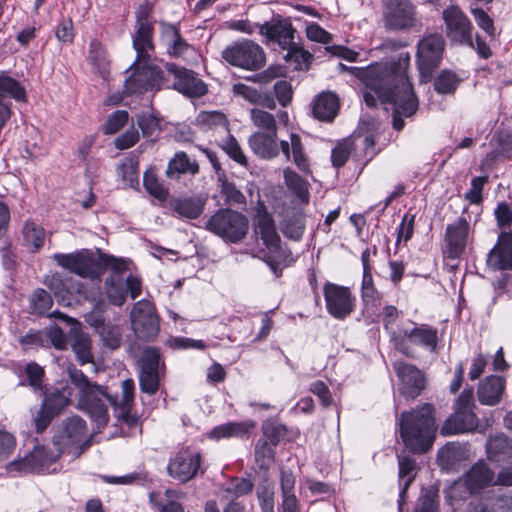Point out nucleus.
<instances>
[{
	"instance_id": "nucleus-1",
	"label": "nucleus",
	"mask_w": 512,
	"mask_h": 512,
	"mask_svg": "<svg viewBox=\"0 0 512 512\" xmlns=\"http://www.w3.org/2000/svg\"><path fill=\"white\" fill-rule=\"evenodd\" d=\"M410 63L409 53H401L397 61L375 63L367 67H348L339 63L341 71H348L361 80L379 96L393 104V128L403 129L404 117L413 116L418 110L419 102L407 76Z\"/></svg>"
},
{
	"instance_id": "nucleus-2",
	"label": "nucleus",
	"mask_w": 512,
	"mask_h": 512,
	"mask_svg": "<svg viewBox=\"0 0 512 512\" xmlns=\"http://www.w3.org/2000/svg\"><path fill=\"white\" fill-rule=\"evenodd\" d=\"M437 424L433 405L421 406L404 411L399 418L400 437L407 449L413 453L428 451L436 437Z\"/></svg>"
},
{
	"instance_id": "nucleus-3",
	"label": "nucleus",
	"mask_w": 512,
	"mask_h": 512,
	"mask_svg": "<svg viewBox=\"0 0 512 512\" xmlns=\"http://www.w3.org/2000/svg\"><path fill=\"white\" fill-rule=\"evenodd\" d=\"M68 377L78 391L77 407L86 412L98 427L109 421L108 406H118V397L108 393L107 388L91 382L88 377L74 365L67 367Z\"/></svg>"
},
{
	"instance_id": "nucleus-4",
	"label": "nucleus",
	"mask_w": 512,
	"mask_h": 512,
	"mask_svg": "<svg viewBox=\"0 0 512 512\" xmlns=\"http://www.w3.org/2000/svg\"><path fill=\"white\" fill-rule=\"evenodd\" d=\"M151 52L147 57L138 60V56L129 71L131 75L124 82L126 94H142L147 91H158L167 86V79L164 72L156 65L150 63ZM138 55V53L136 52Z\"/></svg>"
},
{
	"instance_id": "nucleus-5",
	"label": "nucleus",
	"mask_w": 512,
	"mask_h": 512,
	"mask_svg": "<svg viewBox=\"0 0 512 512\" xmlns=\"http://www.w3.org/2000/svg\"><path fill=\"white\" fill-rule=\"evenodd\" d=\"M54 445H57L61 453L67 450L75 457L82 455L91 445L86 422L77 415L64 419L55 435Z\"/></svg>"
},
{
	"instance_id": "nucleus-6",
	"label": "nucleus",
	"mask_w": 512,
	"mask_h": 512,
	"mask_svg": "<svg viewBox=\"0 0 512 512\" xmlns=\"http://www.w3.org/2000/svg\"><path fill=\"white\" fill-rule=\"evenodd\" d=\"M475 407L473 391L464 390L456 400L454 413L441 426L440 433L448 436L475 431L479 424Z\"/></svg>"
},
{
	"instance_id": "nucleus-7",
	"label": "nucleus",
	"mask_w": 512,
	"mask_h": 512,
	"mask_svg": "<svg viewBox=\"0 0 512 512\" xmlns=\"http://www.w3.org/2000/svg\"><path fill=\"white\" fill-rule=\"evenodd\" d=\"M248 227L246 216L231 209L216 211L205 223L208 231L233 243L245 237Z\"/></svg>"
},
{
	"instance_id": "nucleus-8",
	"label": "nucleus",
	"mask_w": 512,
	"mask_h": 512,
	"mask_svg": "<svg viewBox=\"0 0 512 512\" xmlns=\"http://www.w3.org/2000/svg\"><path fill=\"white\" fill-rule=\"evenodd\" d=\"M221 55L230 65L248 71L259 70L266 62L263 48L248 39L227 46Z\"/></svg>"
},
{
	"instance_id": "nucleus-9",
	"label": "nucleus",
	"mask_w": 512,
	"mask_h": 512,
	"mask_svg": "<svg viewBox=\"0 0 512 512\" xmlns=\"http://www.w3.org/2000/svg\"><path fill=\"white\" fill-rule=\"evenodd\" d=\"M384 27L391 31H408L419 24L416 7L410 0H384Z\"/></svg>"
},
{
	"instance_id": "nucleus-10",
	"label": "nucleus",
	"mask_w": 512,
	"mask_h": 512,
	"mask_svg": "<svg viewBox=\"0 0 512 512\" xmlns=\"http://www.w3.org/2000/svg\"><path fill=\"white\" fill-rule=\"evenodd\" d=\"M494 472L483 461L475 463L465 474L462 481L454 482L445 490L448 501L464 499L465 495L461 492L462 487H466L469 494L480 492L485 487L494 482Z\"/></svg>"
},
{
	"instance_id": "nucleus-11",
	"label": "nucleus",
	"mask_w": 512,
	"mask_h": 512,
	"mask_svg": "<svg viewBox=\"0 0 512 512\" xmlns=\"http://www.w3.org/2000/svg\"><path fill=\"white\" fill-rule=\"evenodd\" d=\"M131 328L135 336L145 342L153 341L159 333V317L148 300L136 302L130 312Z\"/></svg>"
},
{
	"instance_id": "nucleus-12",
	"label": "nucleus",
	"mask_w": 512,
	"mask_h": 512,
	"mask_svg": "<svg viewBox=\"0 0 512 512\" xmlns=\"http://www.w3.org/2000/svg\"><path fill=\"white\" fill-rule=\"evenodd\" d=\"M446 36L452 44L473 48V26L465 13L455 5L442 11Z\"/></svg>"
},
{
	"instance_id": "nucleus-13",
	"label": "nucleus",
	"mask_w": 512,
	"mask_h": 512,
	"mask_svg": "<svg viewBox=\"0 0 512 512\" xmlns=\"http://www.w3.org/2000/svg\"><path fill=\"white\" fill-rule=\"evenodd\" d=\"M157 0H142L135 10L136 31L133 36V47L138 53V60L147 57L149 51H154L152 41L153 24L149 21Z\"/></svg>"
},
{
	"instance_id": "nucleus-14",
	"label": "nucleus",
	"mask_w": 512,
	"mask_h": 512,
	"mask_svg": "<svg viewBox=\"0 0 512 512\" xmlns=\"http://www.w3.org/2000/svg\"><path fill=\"white\" fill-rule=\"evenodd\" d=\"M61 450L49 446H39L25 458L15 460L7 465L8 472L50 473V466L60 457Z\"/></svg>"
},
{
	"instance_id": "nucleus-15",
	"label": "nucleus",
	"mask_w": 512,
	"mask_h": 512,
	"mask_svg": "<svg viewBox=\"0 0 512 512\" xmlns=\"http://www.w3.org/2000/svg\"><path fill=\"white\" fill-rule=\"evenodd\" d=\"M445 40L439 33H432L421 39L417 45V62L420 74L428 76L442 60Z\"/></svg>"
},
{
	"instance_id": "nucleus-16",
	"label": "nucleus",
	"mask_w": 512,
	"mask_h": 512,
	"mask_svg": "<svg viewBox=\"0 0 512 512\" xmlns=\"http://www.w3.org/2000/svg\"><path fill=\"white\" fill-rule=\"evenodd\" d=\"M56 263L72 273L81 277L94 278L99 274V264L93 253L89 250H80L75 253H57L53 255Z\"/></svg>"
},
{
	"instance_id": "nucleus-17",
	"label": "nucleus",
	"mask_w": 512,
	"mask_h": 512,
	"mask_svg": "<svg viewBox=\"0 0 512 512\" xmlns=\"http://www.w3.org/2000/svg\"><path fill=\"white\" fill-rule=\"evenodd\" d=\"M324 298L327 311L336 319H345L355 307V299L348 287L333 283L324 285Z\"/></svg>"
},
{
	"instance_id": "nucleus-18",
	"label": "nucleus",
	"mask_w": 512,
	"mask_h": 512,
	"mask_svg": "<svg viewBox=\"0 0 512 512\" xmlns=\"http://www.w3.org/2000/svg\"><path fill=\"white\" fill-rule=\"evenodd\" d=\"M165 68L175 78L173 88L183 95L199 98L207 93V85L193 71L178 67L173 63H166Z\"/></svg>"
},
{
	"instance_id": "nucleus-19",
	"label": "nucleus",
	"mask_w": 512,
	"mask_h": 512,
	"mask_svg": "<svg viewBox=\"0 0 512 512\" xmlns=\"http://www.w3.org/2000/svg\"><path fill=\"white\" fill-rule=\"evenodd\" d=\"M393 367L401 382L400 393L408 399H415L420 395L425 387L423 373L416 366L404 361H396Z\"/></svg>"
},
{
	"instance_id": "nucleus-20",
	"label": "nucleus",
	"mask_w": 512,
	"mask_h": 512,
	"mask_svg": "<svg viewBox=\"0 0 512 512\" xmlns=\"http://www.w3.org/2000/svg\"><path fill=\"white\" fill-rule=\"evenodd\" d=\"M407 339L413 344L422 345L430 350H434L438 341L437 330L427 327H415L410 331L405 329L400 332H392V341L395 348L406 355H408Z\"/></svg>"
},
{
	"instance_id": "nucleus-21",
	"label": "nucleus",
	"mask_w": 512,
	"mask_h": 512,
	"mask_svg": "<svg viewBox=\"0 0 512 512\" xmlns=\"http://www.w3.org/2000/svg\"><path fill=\"white\" fill-rule=\"evenodd\" d=\"M200 464L201 456L199 453L184 450L170 461L167 470L171 477L185 483L196 476Z\"/></svg>"
},
{
	"instance_id": "nucleus-22",
	"label": "nucleus",
	"mask_w": 512,
	"mask_h": 512,
	"mask_svg": "<svg viewBox=\"0 0 512 512\" xmlns=\"http://www.w3.org/2000/svg\"><path fill=\"white\" fill-rule=\"evenodd\" d=\"M487 264L494 270H512V233L502 232L489 252Z\"/></svg>"
},
{
	"instance_id": "nucleus-23",
	"label": "nucleus",
	"mask_w": 512,
	"mask_h": 512,
	"mask_svg": "<svg viewBox=\"0 0 512 512\" xmlns=\"http://www.w3.org/2000/svg\"><path fill=\"white\" fill-rule=\"evenodd\" d=\"M469 232V223L465 218H458L446 228L445 240L447 242V255L449 258H458L465 250Z\"/></svg>"
},
{
	"instance_id": "nucleus-24",
	"label": "nucleus",
	"mask_w": 512,
	"mask_h": 512,
	"mask_svg": "<svg viewBox=\"0 0 512 512\" xmlns=\"http://www.w3.org/2000/svg\"><path fill=\"white\" fill-rule=\"evenodd\" d=\"M259 32L269 40L278 43L283 50H286L295 43V29L286 20L265 22L259 26Z\"/></svg>"
},
{
	"instance_id": "nucleus-25",
	"label": "nucleus",
	"mask_w": 512,
	"mask_h": 512,
	"mask_svg": "<svg viewBox=\"0 0 512 512\" xmlns=\"http://www.w3.org/2000/svg\"><path fill=\"white\" fill-rule=\"evenodd\" d=\"M160 43L167 54L172 57H181L189 49V44L181 36L176 25L160 21Z\"/></svg>"
},
{
	"instance_id": "nucleus-26",
	"label": "nucleus",
	"mask_w": 512,
	"mask_h": 512,
	"mask_svg": "<svg viewBox=\"0 0 512 512\" xmlns=\"http://www.w3.org/2000/svg\"><path fill=\"white\" fill-rule=\"evenodd\" d=\"M169 208L180 218L196 219L204 211L206 198L201 195L170 198Z\"/></svg>"
},
{
	"instance_id": "nucleus-27",
	"label": "nucleus",
	"mask_w": 512,
	"mask_h": 512,
	"mask_svg": "<svg viewBox=\"0 0 512 512\" xmlns=\"http://www.w3.org/2000/svg\"><path fill=\"white\" fill-rule=\"evenodd\" d=\"M255 233L270 251L279 248L280 236L272 216L267 211H259L255 216Z\"/></svg>"
},
{
	"instance_id": "nucleus-28",
	"label": "nucleus",
	"mask_w": 512,
	"mask_h": 512,
	"mask_svg": "<svg viewBox=\"0 0 512 512\" xmlns=\"http://www.w3.org/2000/svg\"><path fill=\"white\" fill-rule=\"evenodd\" d=\"M279 221V227L283 235L291 240L298 241L305 230V215L294 207L286 208Z\"/></svg>"
},
{
	"instance_id": "nucleus-29",
	"label": "nucleus",
	"mask_w": 512,
	"mask_h": 512,
	"mask_svg": "<svg viewBox=\"0 0 512 512\" xmlns=\"http://www.w3.org/2000/svg\"><path fill=\"white\" fill-rule=\"evenodd\" d=\"M488 459L497 464L512 465V441L504 434L490 436L486 443Z\"/></svg>"
},
{
	"instance_id": "nucleus-30",
	"label": "nucleus",
	"mask_w": 512,
	"mask_h": 512,
	"mask_svg": "<svg viewBox=\"0 0 512 512\" xmlns=\"http://www.w3.org/2000/svg\"><path fill=\"white\" fill-rule=\"evenodd\" d=\"M505 389V380L496 375L483 379L477 389V397L481 404L494 406L502 398Z\"/></svg>"
},
{
	"instance_id": "nucleus-31",
	"label": "nucleus",
	"mask_w": 512,
	"mask_h": 512,
	"mask_svg": "<svg viewBox=\"0 0 512 512\" xmlns=\"http://www.w3.org/2000/svg\"><path fill=\"white\" fill-rule=\"evenodd\" d=\"M295 476L290 470L281 468L280 470V488H281V512H300V504L294 493Z\"/></svg>"
},
{
	"instance_id": "nucleus-32",
	"label": "nucleus",
	"mask_w": 512,
	"mask_h": 512,
	"mask_svg": "<svg viewBox=\"0 0 512 512\" xmlns=\"http://www.w3.org/2000/svg\"><path fill=\"white\" fill-rule=\"evenodd\" d=\"M276 133L255 132L249 137L252 151L263 159H271L278 155L279 149Z\"/></svg>"
},
{
	"instance_id": "nucleus-33",
	"label": "nucleus",
	"mask_w": 512,
	"mask_h": 512,
	"mask_svg": "<svg viewBox=\"0 0 512 512\" xmlns=\"http://www.w3.org/2000/svg\"><path fill=\"white\" fill-rule=\"evenodd\" d=\"M135 383L132 379H126L121 383V399H118L120 412L118 418L125 422L128 426L133 427L138 424V417L131 414L130 409L134 402Z\"/></svg>"
},
{
	"instance_id": "nucleus-34",
	"label": "nucleus",
	"mask_w": 512,
	"mask_h": 512,
	"mask_svg": "<svg viewBox=\"0 0 512 512\" xmlns=\"http://www.w3.org/2000/svg\"><path fill=\"white\" fill-rule=\"evenodd\" d=\"M280 148L286 158L289 160L292 155V160L297 168L303 173H310V165L307 155L304 153L301 138L298 134L292 133L290 135V142L281 141Z\"/></svg>"
},
{
	"instance_id": "nucleus-35",
	"label": "nucleus",
	"mask_w": 512,
	"mask_h": 512,
	"mask_svg": "<svg viewBox=\"0 0 512 512\" xmlns=\"http://www.w3.org/2000/svg\"><path fill=\"white\" fill-rule=\"evenodd\" d=\"M179 497L177 491L167 489L163 494L150 493L149 500L156 512H185L183 505L178 501Z\"/></svg>"
},
{
	"instance_id": "nucleus-36",
	"label": "nucleus",
	"mask_w": 512,
	"mask_h": 512,
	"mask_svg": "<svg viewBox=\"0 0 512 512\" xmlns=\"http://www.w3.org/2000/svg\"><path fill=\"white\" fill-rule=\"evenodd\" d=\"M339 108L338 97L331 92L322 93L316 99L313 106V115L321 121H332Z\"/></svg>"
},
{
	"instance_id": "nucleus-37",
	"label": "nucleus",
	"mask_w": 512,
	"mask_h": 512,
	"mask_svg": "<svg viewBox=\"0 0 512 512\" xmlns=\"http://www.w3.org/2000/svg\"><path fill=\"white\" fill-rule=\"evenodd\" d=\"M468 512H512V498L503 495H493L483 501L472 502Z\"/></svg>"
},
{
	"instance_id": "nucleus-38",
	"label": "nucleus",
	"mask_w": 512,
	"mask_h": 512,
	"mask_svg": "<svg viewBox=\"0 0 512 512\" xmlns=\"http://www.w3.org/2000/svg\"><path fill=\"white\" fill-rule=\"evenodd\" d=\"M69 343L81 365L93 361L91 343L87 334L77 328H72L69 334Z\"/></svg>"
},
{
	"instance_id": "nucleus-39",
	"label": "nucleus",
	"mask_w": 512,
	"mask_h": 512,
	"mask_svg": "<svg viewBox=\"0 0 512 512\" xmlns=\"http://www.w3.org/2000/svg\"><path fill=\"white\" fill-rule=\"evenodd\" d=\"M195 122L205 131L228 132V119L220 111H202L197 115Z\"/></svg>"
},
{
	"instance_id": "nucleus-40",
	"label": "nucleus",
	"mask_w": 512,
	"mask_h": 512,
	"mask_svg": "<svg viewBox=\"0 0 512 512\" xmlns=\"http://www.w3.org/2000/svg\"><path fill=\"white\" fill-rule=\"evenodd\" d=\"M198 171L199 166L195 161H191L186 153L178 152L169 161L166 175L169 178H177L180 174L190 173L195 175Z\"/></svg>"
},
{
	"instance_id": "nucleus-41",
	"label": "nucleus",
	"mask_w": 512,
	"mask_h": 512,
	"mask_svg": "<svg viewBox=\"0 0 512 512\" xmlns=\"http://www.w3.org/2000/svg\"><path fill=\"white\" fill-rule=\"evenodd\" d=\"M398 465H399V479L401 490L399 493L400 501L399 505L401 506V502L404 500L406 492L414 481L416 476V461L409 456H398Z\"/></svg>"
},
{
	"instance_id": "nucleus-42",
	"label": "nucleus",
	"mask_w": 512,
	"mask_h": 512,
	"mask_svg": "<svg viewBox=\"0 0 512 512\" xmlns=\"http://www.w3.org/2000/svg\"><path fill=\"white\" fill-rule=\"evenodd\" d=\"M0 98L14 99L20 102L27 100L25 88L4 71L0 72Z\"/></svg>"
},
{
	"instance_id": "nucleus-43",
	"label": "nucleus",
	"mask_w": 512,
	"mask_h": 512,
	"mask_svg": "<svg viewBox=\"0 0 512 512\" xmlns=\"http://www.w3.org/2000/svg\"><path fill=\"white\" fill-rule=\"evenodd\" d=\"M93 325L98 329L104 345L110 349H117L121 344V329L119 326L104 323L101 319H95Z\"/></svg>"
},
{
	"instance_id": "nucleus-44",
	"label": "nucleus",
	"mask_w": 512,
	"mask_h": 512,
	"mask_svg": "<svg viewBox=\"0 0 512 512\" xmlns=\"http://www.w3.org/2000/svg\"><path fill=\"white\" fill-rule=\"evenodd\" d=\"M252 427V424L246 422H228L213 428L210 432V437L216 440L230 437H241Z\"/></svg>"
},
{
	"instance_id": "nucleus-45",
	"label": "nucleus",
	"mask_w": 512,
	"mask_h": 512,
	"mask_svg": "<svg viewBox=\"0 0 512 512\" xmlns=\"http://www.w3.org/2000/svg\"><path fill=\"white\" fill-rule=\"evenodd\" d=\"M71 402V391L68 387H64L62 390H55L49 394H46L42 404L46 407L54 416L59 414L66 406Z\"/></svg>"
},
{
	"instance_id": "nucleus-46",
	"label": "nucleus",
	"mask_w": 512,
	"mask_h": 512,
	"mask_svg": "<svg viewBox=\"0 0 512 512\" xmlns=\"http://www.w3.org/2000/svg\"><path fill=\"white\" fill-rule=\"evenodd\" d=\"M105 293L115 306H122L126 300V290L123 280L119 276H111L105 281Z\"/></svg>"
},
{
	"instance_id": "nucleus-47",
	"label": "nucleus",
	"mask_w": 512,
	"mask_h": 512,
	"mask_svg": "<svg viewBox=\"0 0 512 512\" xmlns=\"http://www.w3.org/2000/svg\"><path fill=\"white\" fill-rule=\"evenodd\" d=\"M253 483L245 478H233L221 489L222 497L225 499H236L249 494L253 489Z\"/></svg>"
},
{
	"instance_id": "nucleus-48",
	"label": "nucleus",
	"mask_w": 512,
	"mask_h": 512,
	"mask_svg": "<svg viewBox=\"0 0 512 512\" xmlns=\"http://www.w3.org/2000/svg\"><path fill=\"white\" fill-rule=\"evenodd\" d=\"M287 53L284 56L286 62L294 65V69L303 70L308 69V66L312 60V55L308 51L304 50L298 44L294 43L291 47L287 48Z\"/></svg>"
},
{
	"instance_id": "nucleus-49",
	"label": "nucleus",
	"mask_w": 512,
	"mask_h": 512,
	"mask_svg": "<svg viewBox=\"0 0 512 512\" xmlns=\"http://www.w3.org/2000/svg\"><path fill=\"white\" fill-rule=\"evenodd\" d=\"M140 371H164L160 352L155 347H146L138 360Z\"/></svg>"
},
{
	"instance_id": "nucleus-50",
	"label": "nucleus",
	"mask_w": 512,
	"mask_h": 512,
	"mask_svg": "<svg viewBox=\"0 0 512 512\" xmlns=\"http://www.w3.org/2000/svg\"><path fill=\"white\" fill-rule=\"evenodd\" d=\"M273 445L260 438L255 445V461L261 469L268 470L274 462Z\"/></svg>"
},
{
	"instance_id": "nucleus-51",
	"label": "nucleus",
	"mask_w": 512,
	"mask_h": 512,
	"mask_svg": "<svg viewBox=\"0 0 512 512\" xmlns=\"http://www.w3.org/2000/svg\"><path fill=\"white\" fill-rule=\"evenodd\" d=\"M250 117L253 124L260 129V132L276 133L277 126L274 116L262 109L253 108L250 111Z\"/></svg>"
},
{
	"instance_id": "nucleus-52",
	"label": "nucleus",
	"mask_w": 512,
	"mask_h": 512,
	"mask_svg": "<svg viewBox=\"0 0 512 512\" xmlns=\"http://www.w3.org/2000/svg\"><path fill=\"white\" fill-rule=\"evenodd\" d=\"M138 165L137 157H129L124 159L119 166V175L122 177V180L131 187L139 183Z\"/></svg>"
},
{
	"instance_id": "nucleus-53",
	"label": "nucleus",
	"mask_w": 512,
	"mask_h": 512,
	"mask_svg": "<svg viewBox=\"0 0 512 512\" xmlns=\"http://www.w3.org/2000/svg\"><path fill=\"white\" fill-rule=\"evenodd\" d=\"M88 58L101 75H104L108 71L109 61L106 52L103 46L96 40L90 43Z\"/></svg>"
},
{
	"instance_id": "nucleus-54",
	"label": "nucleus",
	"mask_w": 512,
	"mask_h": 512,
	"mask_svg": "<svg viewBox=\"0 0 512 512\" xmlns=\"http://www.w3.org/2000/svg\"><path fill=\"white\" fill-rule=\"evenodd\" d=\"M30 312L33 314H43L47 312L52 306V298L50 294L44 289H36L30 296Z\"/></svg>"
},
{
	"instance_id": "nucleus-55",
	"label": "nucleus",
	"mask_w": 512,
	"mask_h": 512,
	"mask_svg": "<svg viewBox=\"0 0 512 512\" xmlns=\"http://www.w3.org/2000/svg\"><path fill=\"white\" fill-rule=\"evenodd\" d=\"M24 240L28 245L34 247L35 250L39 249L45 240L44 229L33 221H27L23 228Z\"/></svg>"
},
{
	"instance_id": "nucleus-56",
	"label": "nucleus",
	"mask_w": 512,
	"mask_h": 512,
	"mask_svg": "<svg viewBox=\"0 0 512 512\" xmlns=\"http://www.w3.org/2000/svg\"><path fill=\"white\" fill-rule=\"evenodd\" d=\"M415 512H439L438 488L430 487L422 492Z\"/></svg>"
},
{
	"instance_id": "nucleus-57",
	"label": "nucleus",
	"mask_w": 512,
	"mask_h": 512,
	"mask_svg": "<svg viewBox=\"0 0 512 512\" xmlns=\"http://www.w3.org/2000/svg\"><path fill=\"white\" fill-rule=\"evenodd\" d=\"M459 83L460 79L454 72L445 70L435 79L434 88L440 94H449L456 90Z\"/></svg>"
},
{
	"instance_id": "nucleus-58",
	"label": "nucleus",
	"mask_w": 512,
	"mask_h": 512,
	"mask_svg": "<svg viewBox=\"0 0 512 512\" xmlns=\"http://www.w3.org/2000/svg\"><path fill=\"white\" fill-rule=\"evenodd\" d=\"M164 371H140L139 385L143 393L155 394L160 385V378Z\"/></svg>"
},
{
	"instance_id": "nucleus-59",
	"label": "nucleus",
	"mask_w": 512,
	"mask_h": 512,
	"mask_svg": "<svg viewBox=\"0 0 512 512\" xmlns=\"http://www.w3.org/2000/svg\"><path fill=\"white\" fill-rule=\"evenodd\" d=\"M284 179L286 185L292 189L300 199H308L307 183L301 176L292 169L287 168L284 170Z\"/></svg>"
},
{
	"instance_id": "nucleus-60",
	"label": "nucleus",
	"mask_w": 512,
	"mask_h": 512,
	"mask_svg": "<svg viewBox=\"0 0 512 512\" xmlns=\"http://www.w3.org/2000/svg\"><path fill=\"white\" fill-rule=\"evenodd\" d=\"M361 297L365 305H376L380 299V294L376 290L373 282L372 273H363L361 285Z\"/></svg>"
},
{
	"instance_id": "nucleus-61",
	"label": "nucleus",
	"mask_w": 512,
	"mask_h": 512,
	"mask_svg": "<svg viewBox=\"0 0 512 512\" xmlns=\"http://www.w3.org/2000/svg\"><path fill=\"white\" fill-rule=\"evenodd\" d=\"M221 147L235 162L243 166L247 165V158L234 137L229 136L228 139L223 142Z\"/></svg>"
},
{
	"instance_id": "nucleus-62",
	"label": "nucleus",
	"mask_w": 512,
	"mask_h": 512,
	"mask_svg": "<svg viewBox=\"0 0 512 512\" xmlns=\"http://www.w3.org/2000/svg\"><path fill=\"white\" fill-rule=\"evenodd\" d=\"M257 497L262 512H274V489L270 484L259 486Z\"/></svg>"
},
{
	"instance_id": "nucleus-63",
	"label": "nucleus",
	"mask_w": 512,
	"mask_h": 512,
	"mask_svg": "<svg viewBox=\"0 0 512 512\" xmlns=\"http://www.w3.org/2000/svg\"><path fill=\"white\" fill-rule=\"evenodd\" d=\"M137 124L144 137H151L159 129V119L151 113L138 115Z\"/></svg>"
},
{
	"instance_id": "nucleus-64",
	"label": "nucleus",
	"mask_w": 512,
	"mask_h": 512,
	"mask_svg": "<svg viewBox=\"0 0 512 512\" xmlns=\"http://www.w3.org/2000/svg\"><path fill=\"white\" fill-rule=\"evenodd\" d=\"M471 13L477 25L491 38L496 35V29L492 18L481 8H474Z\"/></svg>"
}]
</instances>
